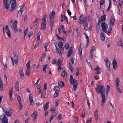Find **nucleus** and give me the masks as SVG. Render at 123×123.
<instances>
[{"label": "nucleus", "instance_id": "1", "mask_svg": "<svg viewBox=\"0 0 123 123\" xmlns=\"http://www.w3.org/2000/svg\"><path fill=\"white\" fill-rule=\"evenodd\" d=\"M96 91L98 94H99L100 93L101 94L102 99L101 105L103 107L105 105V93L104 86L103 85L98 86L96 88Z\"/></svg>", "mask_w": 123, "mask_h": 123}, {"label": "nucleus", "instance_id": "2", "mask_svg": "<svg viewBox=\"0 0 123 123\" xmlns=\"http://www.w3.org/2000/svg\"><path fill=\"white\" fill-rule=\"evenodd\" d=\"M69 82L71 84H72L73 86V88L74 91H75L78 85L77 81L73 78V76L71 75L70 76Z\"/></svg>", "mask_w": 123, "mask_h": 123}, {"label": "nucleus", "instance_id": "3", "mask_svg": "<svg viewBox=\"0 0 123 123\" xmlns=\"http://www.w3.org/2000/svg\"><path fill=\"white\" fill-rule=\"evenodd\" d=\"M116 84V87L117 91L120 93L122 92V91L121 89V86L119 82V79L117 78L115 81Z\"/></svg>", "mask_w": 123, "mask_h": 123}, {"label": "nucleus", "instance_id": "4", "mask_svg": "<svg viewBox=\"0 0 123 123\" xmlns=\"http://www.w3.org/2000/svg\"><path fill=\"white\" fill-rule=\"evenodd\" d=\"M88 17L89 16H86L83 18L84 15L83 14H82L79 17V22L80 24H82L86 22V20Z\"/></svg>", "mask_w": 123, "mask_h": 123}, {"label": "nucleus", "instance_id": "5", "mask_svg": "<svg viewBox=\"0 0 123 123\" xmlns=\"http://www.w3.org/2000/svg\"><path fill=\"white\" fill-rule=\"evenodd\" d=\"M17 22L15 20V21L14 23L13 24V27L15 32H16L18 30L19 31L21 32H22V30L21 29H20L19 30L17 28Z\"/></svg>", "mask_w": 123, "mask_h": 123}, {"label": "nucleus", "instance_id": "6", "mask_svg": "<svg viewBox=\"0 0 123 123\" xmlns=\"http://www.w3.org/2000/svg\"><path fill=\"white\" fill-rule=\"evenodd\" d=\"M3 3L6 9H8L9 7L11 2V0H3Z\"/></svg>", "mask_w": 123, "mask_h": 123}, {"label": "nucleus", "instance_id": "7", "mask_svg": "<svg viewBox=\"0 0 123 123\" xmlns=\"http://www.w3.org/2000/svg\"><path fill=\"white\" fill-rule=\"evenodd\" d=\"M101 25L103 31L104 32H106L107 31V29L108 27L107 24L105 22H103L101 23Z\"/></svg>", "mask_w": 123, "mask_h": 123}, {"label": "nucleus", "instance_id": "8", "mask_svg": "<svg viewBox=\"0 0 123 123\" xmlns=\"http://www.w3.org/2000/svg\"><path fill=\"white\" fill-rule=\"evenodd\" d=\"M0 119L2 121L3 123H8V120L7 117L4 115L0 116Z\"/></svg>", "mask_w": 123, "mask_h": 123}, {"label": "nucleus", "instance_id": "9", "mask_svg": "<svg viewBox=\"0 0 123 123\" xmlns=\"http://www.w3.org/2000/svg\"><path fill=\"white\" fill-rule=\"evenodd\" d=\"M16 1H15L14 2H12L11 4V8L10 9V11L11 12L15 9L16 8Z\"/></svg>", "mask_w": 123, "mask_h": 123}, {"label": "nucleus", "instance_id": "10", "mask_svg": "<svg viewBox=\"0 0 123 123\" xmlns=\"http://www.w3.org/2000/svg\"><path fill=\"white\" fill-rule=\"evenodd\" d=\"M13 110L10 109H7V110L6 111L5 114L6 116L8 117H10L12 112H13Z\"/></svg>", "mask_w": 123, "mask_h": 123}, {"label": "nucleus", "instance_id": "11", "mask_svg": "<svg viewBox=\"0 0 123 123\" xmlns=\"http://www.w3.org/2000/svg\"><path fill=\"white\" fill-rule=\"evenodd\" d=\"M33 99V95L32 94H30L29 95V99L30 103V105H33L34 104Z\"/></svg>", "mask_w": 123, "mask_h": 123}, {"label": "nucleus", "instance_id": "12", "mask_svg": "<svg viewBox=\"0 0 123 123\" xmlns=\"http://www.w3.org/2000/svg\"><path fill=\"white\" fill-rule=\"evenodd\" d=\"M5 31L6 32L9 37L10 38L11 37V33L10 30L9 28L8 27L7 25L6 26L5 28Z\"/></svg>", "mask_w": 123, "mask_h": 123}, {"label": "nucleus", "instance_id": "13", "mask_svg": "<svg viewBox=\"0 0 123 123\" xmlns=\"http://www.w3.org/2000/svg\"><path fill=\"white\" fill-rule=\"evenodd\" d=\"M73 52V49L72 47H70L68 49V52L67 54L68 57H70Z\"/></svg>", "mask_w": 123, "mask_h": 123}, {"label": "nucleus", "instance_id": "14", "mask_svg": "<svg viewBox=\"0 0 123 123\" xmlns=\"http://www.w3.org/2000/svg\"><path fill=\"white\" fill-rule=\"evenodd\" d=\"M17 100L18 101L19 103L20 109H21L23 107V106L22 105L21 98L18 95V96L17 97Z\"/></svg>", "mask_w": 123, "mask_h": 123}, {"label": "nucleus", "instance_id": "15", "mask_svg": "<svg viewBox=\"0 0 123 123\" xmlns=\"http://www.w3.org/2000/svg\"><path fill=\"white\" fill-rule=\"evenodd\" d=\"M101 68H100L98 66H97L96 68L94 69V70L96 72L95 73V74H100L101 73Z\"/></svg>", "mask_w": 123, "mask_h": 123}, {"label": "nucleus", "instance_id": "16", "mask_svg": "<svg viewBox=\"0 0 123 123\" xmlns=\"http://www.w3.org/2000/svg\"><path fill=\"white\" fill-rule=\"evenodd\" d=\"M19 73L21 76L20 79L23 80L24 78V74L23 72V69L22 68L20 69Z\"/></svg>", "mask_w": 123, "mask_h": 123}, {"label": "nucleus", "instance_id": "17", "mask_svg": "<svg viewBox=\"0 0 123 123\" xmlns=\"http://www.w3.org/2000/svg\"><path fill=\"white\" fill-rule=\"evenodd\" d=\"M81 44H80L78 48L79 53L80 57V59L82 60L83 58L82 55V49L81 47Z\"/></svg>", "mask_w": 123, "mask_h": 123}, {"label": "nucleus", "instance_id": "18", "mask_svg": "<svg viewBox=\"0 0 123 123\" xmlns=\"http://www.w3.org/2000/svg\"><path fill=\"white\" fill-rule=\"evenodd\" d=\"M112 65L113 68L114 70H115L116 68L117 65V62L115 59H114L112 62Z\"/></svg>", "mask_w": 123, "mask_h": 123}, {"label": "nucleus", "instance_id": "19", "mask_svg": "<svg viewBox=\"0 0 123 123\" xmlns=\"http://www.w3.org/2000/svg\"><path fill=\"white\" fill-rule=\"evenodd\" d=\"M115 21L114 18L112 16L110 19V24L112 26H113L114 25V23Z\"/></svg>", "mask_w": 123, "mask_h": 123}, {"label": "nucleus", "instance_id": "20", "mask_svg": "<svg viewBox=\"0 0 123 123\" xmlns=\"http://www.w3.org/2000/svg\"><path fill=\"white\" fill-rule=\"evenodd\" d=\"M57 115V113L56 112H54L52 113V114L51 115L50 117L49 121L51 122L52 120Z\"/></svg>", "mask_w": 123, "mask_h": 123}, {"label": "nucleus", "instance_id": "21", "mask_svg": "<svg viewBox=\"0 0 123 123\" xmlns=\"http://www.w3.org/2000/svg\"><path fill=\"white\" fill-rule=\"evenodd\" d=\"M46 23H42L41 25V27L40 29L44 31H45L46 30Z\"/></svg>", "mask_w": 123, "mask_h": 123}, {"label": "nucleus", "instance_id": "22", "mask_svg": "<svg viewBox=\"0 0 123 123\" xmlns=\"http://www.w3.org/2000/svg\"><path fill=\"white\" fill-rule=\"evenodd\" d=\"M55 12L54 11H52V12H50V19L51 20L53 19L55 17Z\"/></svg>", "mask_w": 123, "mask_h": 123}, {"label": "nucleus", "instance_id": "23", "mask_svg": "<svg viewBox=\"0 0 123 123\" xmlns=\"http://www.w3.org/2000/svg\"><path fill=\"white\" fill-rule=\"evenodd\" d=\"M19 83L18 81H16L15 83V87L17 91H19Z\"/></svg>", "mask_w": 123, "mask_h": 123}, {"label": "nucleus", "instance_id": "24", "mask_svg": "<svg viewBox=\"0 0 123 123\" xmlns=\"http://www.w3.org/2000/svg\"><path fill=\"white\" fill-rule=\"evenodd\" d=\"M49 102H47L44 106L43 107L44 108V110L45 111L46 110H47L49 108Z\"/></svg>", "mask_w": 123, "mask_h": 123}, {"label": "nucleus", "instance_id": "25", "mask_svg": "<svg viewBox=\"0 0 123 123\" xmlns=\"http://www.w3.org/2000/svg\"><path fill=\"white\" fill-rule=\"evenodd\" d=\"M98 110H96L94 112V117L96 120H97L98 119Z\"/></svg>", "mask_w": 123, "mask_h": 123}, {"label": "nucleus", "instance_id": "26", "mask_svg": "<svg viewBox=\"0 0 123 123\" xmlns=\"http://www.w3.org/2000/svg\"><path fill=\"white\" fill-rule=\"evenodd\" d=\"M38 114L37 112L36 111H35L33 113L31 116L32 117H33L34 118V119L35 120L36 119V117L37 115Z\"/></svg>", "mask_w": 123, "mask_h": 123}, {"label": "nucleus", "instance_id": "27", "mask_svg": "<svg viewBox=\"0 0 123 123\" xmlns=\"http://www.w3.org/2000/svg\"><path fill=\"white\" fill-rule=\"evenodd\" d=\"M58 86L60 88L63 87L64 86V83L62 81H60L58 82Z\"/></svg>", "mask_w": 123, "mask_h": 123}, {"label": "nucleus", "instance_id": "28", "mask_svg": "<svg viewBox=\"0 0 123 123\" xmlns=\"http://www.w3.org/2000/svg\"><path fill=\"white\" fill-rule=\"evenodd\" d=\"M54 21L53 20H52L51 19L50 20V25L51 27V31H52V29L53 28V27L54 26Z\"/></svg>", "mask_w": 123, "mask_h": 123}, {"label": "nucleus", "instance_id": "29", "mask_svg": "<svg viewBox=\"0 0 123 123\" xmlns=\"http://www.w3.org/2000/svg\"><path fill=\"white\" fill-rule=\"evenodd\" d=\"M62 75L63 77H66L67 75V74L65 70H64L62 72Z\"/></svg>", "mask_w": 123, "mask_h": 123}, {"label": "nucleus", "instance_id": "30", "mask_svg": "<svg viewBox=\"0 0 123 123\" xmlns=\"http://www.w3.org/2000/svg\"><path fill=\"white\" fill-rule=\"evenodd\" d=\"M118 42L117 43L118 45L122 47V40L121 38H118Z\"/></svg>", "mask_w": 123, "mask_h": 123}, {"label": "nucleus", "instance_id": "31", "mask_svg": "<svg viewBox=\"0 0 123 123\" xmlns=\"http://www.w3.org/2000/svg\"><path fill=\"white\" fill-rule=\"evenodd\" d=\"M46 57V54H43L41 58V61L42 62H43L45 58Z\"/></svg>", "mask_w": 123, "mask_h": 123}, {"label": "nucleus", "instance_id": "32", "mask_svg": "<svg viewBox=\"0 0 123 123\" xmlns=\"http://www.w3.org/2000/svg\"><path fill=\"white\" fill-rule=\"evenodd\" d=\"M58 47L60 48H61L63 46V43L61 41H60L58 43Z\"/></svg>", "mask_w": 123, "mask_h": 123}, {"label": "nucleus", "instance_id": "33", "mask_svg": "<svg viewBox=\"0 0 123 123\" xmlns=\"http://www.w3.org/2000/svg\"><path fill=\"white\" fill-rule=\"evenodd\" d=\"M101 35V40L103 41H104L105 40V37L103 34V32L101 33L100 34Z\"/></svg>", "mask_w": 123, "mask_h": 123}, {"label": "nucleus", "instance_id": "34", "mask_svg": "<svg viewBox=\"0 0 123 123\" xmlns=\"http://www.w3.org/2000/svg\"><path fill=\"white\" fill-rule=\"evenodd\" d=\"M48 67V65H44L43 66V71L45 73L47 72L46 71V68H47Z\"/></svg>", "mask_w": 123, "mask_h": 123}, {"label": "nucleus", "instance_id": "35", "mask_svg": "<svg viewBox=\"0 0 123 123\" xmlns=\"http://www.w3.org/2000/svg\"><path fill=\"white\" fill-rule=\"evenodd\" d=\"M69 68L71 72L74 71V70L73 68L71 63L70 62H69Z\"/></svg>", "mask_w": 123, "mask_h": 123}, {"label": "nucleus", "instance_id": "36", "mask_svg": "<svg viewBox=\"0 0 123 123\" xmlns=\"http://www.w3.org/2000/svg\"><path fill=\"white\" fill-rule=\"evenodd\" d=\"M83 24L84 29L86 30H87L88 28L87 23L86 22L85 23H83Z\"/></svg>", "mask_w": 123, "mask_h": 123}, {"label": "nucleus", "instance_id": "37", "mask_svg": "<svg viewBox=\"0 0 123 123\" xmlns=\"http://www.w3.org/2000/svg\"><path fill=\"white\" fill-rule=\"evenodd\" d=\"M59 95V92L57 90H55V93L54 95V97L56 98Z\"/></svg>", "mask_w": 123, "mask_h": 123}, {"label": "nucleus", "instance_id": "38", "mask_svg": "<svg viewBox=\"0 0 123 123\" xmlns=\"http://www.w3.org/2000/svg\"><path fill=\"white\" fill-rule=\"evenodd\" d=\"M39 20V18L37 17L35 19V21L34 22L33 25L34 26H36L38 23V21Z\"/></svg>", "mask_w": 123, "mask_h": 123}, {"label": "nucleus", "instance_id": "39", "mask_svg": "<svg viewBox=\"0 0 123 123\" xmlns=\"http://www.w3.org/2000/svg\"><path fill=\"white\" fill-rule=\"evenodd\" d=\"M23 11L22 10H20L18 12L17 17H19L21 16L22 13Z\"/></svg>", "mask_w": 123, "mask_h": 123}, {"label": "nucleus", "instance_id": "40", "mask_svg": "<svg viewBox=\"0 0 123 123\" xmlns=\"http://www.w3.org/2000/svg\"><path fill=\"white\" fill-rule=\"evenodd\" d=\"M106 19V15H103L101 17V20L102 21H105Z\"/></svg>", "mask_w": 123, "mask_h": 123}, {"label": "nucleus", "instance_id": "41", "mask_svg": "<svg viewBox=\"0 0 123 123\" xmlns=\"http://www.w3.org/2000/svg\"><path fill=\"white\" fill-rule=\"evenodd\" d=\"M25 74L28 76H29L30 74V71L29 69H27L26 72Z\"/></svg>", "mask_w": 123, "mask_h": 123}, {"label": "nucleus", "instance_id": "42", "mask_svg": "<svg viewBox=\"0 0 123 123\" xmlns=\"http://www.w3.org/2000/svg\"><path fill=\"white\" fill-rule=\"evenodd\" d=\"M47 16V15H44L43 17V22L42 23H46V18Z\"/></svg>", "mask_w": 123, "mask_h": 123}, {"label": "nucleus", "instance_id": "43", "mask_svg": "<svg viewBox=\"0 0 123 123\" xmlns=\"http://www.w3.org/2000/svg\"><path fill=\"white\" fill-rule=\"evenodd\" d=\"M56 65L57 66H61V64L62 63V62L61 61L60 59H59L58 60V62L56 63Z\"/></svg>", "mask_w": 123, "mask_h": 123}, {"label": "nucleus", "instance_id": "44", "mask_svg": "<svg viewBox=\"0 0 123 123\" xmlns=\"http://www.w3.org/2000/svg\"><path fill=\"white\" fill-rule=\"evenodd\" d=\"M112 5L111 3V1H109V6L107 9V11H108L111 8V7Z\"/></svg>", "mask_w": 123, "mask_h": 123}, {"label": "nucleus", "instance_id": "45", "mask_svg": "<svg viewBox=\"0 0 123 123\" xmlns=\"http://www.w3.org/2000/svg\"><path fill=\"white\" fill-rule=\"evenodd\" d=\"M41 33L40 32H39L38 33V34L37 35V41H38L40 39V37L41 35Z\"/></svg>", "mask_w": 123, "mask_h": 123}, {"label": "nucleus", "instance_id": "46", "mask_svg": "<svg viewBox=\"0 0 123 123\" xmlns=\"http://www.w3.org/2000/svg\"><path fill=\"white\" fill-rule=\"evenodd\" d=\"M106 66L107 67V68L110 71V61H108V62H106Z\"/></svg>", "mask_w": 123, "mask_h": 123}, {"label": "nucleus", "instance_id": "47", "mask_svg": "<svg viewBox=\"0 0 123 123\" xmlns=\"http://www.w3.org/2000/svg\"><path fill=\"white\" fill-rule=\"evenodd\" d=\"M30 60H29L28 62L26 65V66L27 67V69H30Z\"/></svg>", "mask_w": 123, "mask_h": 123}, {"label": "nucleus", "instance_id": "48", "mask_svg": "<svg viewBox=\"0 0 123 123\" xmlns=\"http://www.w3.org/2000/svg\"><path fill=\"white\" fill-rule=\"evenodd\" d=\"M3 83L2 82H0V90L1 91H3Z\"/></svg>", "mask_w": 123, "mask_h": 123}, {"label": "nucleus", "instance_id": "49", "mask_svg": "<svg viewBox=\"0 0 123 123\" xmlns=\"http://www.w3.org/2000/svg\"><path fill=\"white\" fill-rule=\"evenodd\" d=\"M94 51H92V50H90V57L91 59H93V58Z\"/></svg>", "mask_w": 123, "mask_h": 123}, {"label": "nucleus", "instance_id": "50", "mask_svg": "<svg viewBox=\"0 0 123 123\" xmlns=\"http://www.w3.org/2000/svg\"><path fill=\"white\" fill-rule=\"evenodd\" d=\"M13 94V92H9L10 97V100L12 101L13 99L12 97V95Z\"/></svg>", "mask_w": 123, "mask_h": 123}, {"label": "nucleus", "instance_id": "51", "mask_svg": "<svg viewBox=\"0 0 123 123\" xmlns=\"http://www.w3.org/2000/svg\"><path fill=\"white\" fill-rule=\"evenodd\" d=\"M14 56V60H18V56L17 55V54H15L14 53H13Z\"/></svg>", "mask_w": 123, "mask_h": 123}, {"label": "nucleus", "instance_id": "52", "mask_svg": "<svg viewBox=\"0 0 123 123\" xmlns=\"http://www.w3.org/2000/svg\"><path fill=\"white\" fill-rule=\"evenodd\" d=\"M49 45V43H46L44 45V48L45 50L46 51H47V47Z\"/></svg>", "mask_w": 123, "mask_h": 123}, {"label": "nucleus", "instance_id": "53", "mask_svg": "<svg viewBox=\"0 0 123 123\" xmlns=\"http://www.w3.org/2000/svg\"><path fill=\"white\" fill-rule=\"evenodd\" d=\"M100 27V26L97 25L96 26V30L97 33L98 32Z\"/></svg>", "mask_w": 123, "mask_h": 123}, {"label": "nucleus", "instance_id": "54", "mask_svg": "<svg viewBox=\"0 0 123 123\" xmlns=\"http://www.w3.org/2000/svg\"><path fill=\"white\" fill-rule=\"evenodd\" d=\"M32 35L33 32L32 31H31L29 33L28 36L29 37V39H30V37Z\"/></svg>", "mask_w": 123, "mask_h": 123}, {"label": "nucleus", "instance_id": "55", "mask_svg": "<svg viewBox=\"0 0 123 123\" xmlns=\"http://www.w3.org/2000/svg\"><path fill=\"white\" fill-rule=\"evenodd\" d=\"M69 47V44L68 43H66L64 46V47L66 49H68Z\"/></svg>", "mask_w": 123, "mask_h": 123}, {"label": "nucleus", "instance_id": "56", "mask_svg": "<svg viewBox=\"0 0 123 123\" xmlns=\"http://www.w3.org/2000/svg\"><path fill=\"white\" fill-rule=\"evenodd\" d=\"M64 19L65 20L66 22L67 23L69 24V23H68L67 17L65 15L64 16Z\"/></svg>", "mask_w": 123, "mask_h": 123}, {"label": "nucleus", "instance_id": "57", "mask_svg": "<svg viewBox=\"0 0 123 123\" xmlns=\"http://www.w3.org/2000/svg\"><path fill=\"white\" fill-rule=\"evenodd\" d=\"M112 30V27L110 26L109 27V29L108 30V32L110 33Z\"/></svg>", "mask_w": 123, "mask_h": 123}, {"label": "nucleus", "instance_id": "58", "mask_svg": "<svg viewBox=\"0 0 123 123\" xmlns=\"http://www.w3.org/2000/svg\"><path fill=\"white\" fill-rule=\"evenodd\" d=\"M123 3L122 0H119V4L121 7L122 6Z\"/></svg>", "mask_w": 123, "mask_h": 123}, {"label": "nucleus", "instance_id": "59", "mask_svg": "<svg viewBox=\"0 0 123 123\" xmlns=\"http://www.w3.org/2000/svg\"><path fill=\"white\" fill-rule=\"evenodd\" d=\"M76 75L77 76H78L79 73V70L78 68H77L76 70Z\"/></svg>", "mask_w": 123, "mask_h": 123}, {"label": "nucleus", "instance_id": "60", "mask_svg": "<svg viewBox=\"0 0 123 123\" xmlns=\"http://www.w3.org/2000/svg\"><path fill=\"white\" fill-rule=\"evenodd\" d=\"M56 49V50L57 51L58 53L59 54H60L61 55H62L61 51L59 48H57Z\"/></svg>", "mask_w": 123, "mask_h": 123}, {"label": "nucleus", "instance_id": "61", "mask_svg": "<svg viewBox=\"0 0 123 123\" xmlns=\"http://www.w3.org/2000/svg\"><path fill=\"white\" fill-rule=\"evenodd\" d=\"M105 0H100V4L101 5H103V4L105 3Z\"/></svg>", "mask_w": 123, "mask_h": 123}, {"label": "nucleus", "instance_id": "62", "mask_svg": "<svg viewBox=\"0 0 123 123\" xmlns=\"http://www.w3.org/2000/svg\"><path fill=\"white\" fill-rule=\"evenodd\" d=\"M3 64L4 66V69L5 70H6L7 68V64L5 63H3Z\"/></svg>", "mask_w": 123, "mask_h": 123}, {"label": "nucleus", "instance_id": "63", "mask_svg": "<svg viewBox=\"0 0 123 123\" xmlns=\"http://www.w3.org/2000/svg\"><path fill=\"white\" fill-rule=\"evenodd\" d=\"M57 117L58 118H59V120H60L62 118V114H60L57 116Z\"/></svg>", "mask_w": 123, "mask_h": 123}, {"label": "nucleus", "instance_id": "64", "mask_svg": "<svg viewBox=\"0 0 123 123\" xmlns=\"http://www.w3.org/2000/svg\"><path fill=\"white\" fill-rule=\"evenodd\" d=\"M92 120V119L90 118L87 120L86 123H91Z\"/></svg>", "mask_w": 123, "mask_h": 123}]
</instances>
